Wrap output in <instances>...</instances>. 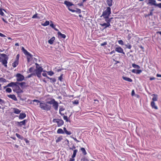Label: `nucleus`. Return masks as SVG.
<instances>
[{"label": "nucleus", "mask_w": 161, "mask_h": 161, "mask_svg": "<svg viewBox=\"0 0 161 161\" xmlns=\"http://www.w3.org/2000/svg\"><path fill=\"white\" fill-rule=\"evenodd\" d=\"M43 68L41 67H39L35 70L37 76L39 78L41 77V73L43 71Z\"/></svg>", "instance_id": "0eeeda50"}, {"label": "nucleus", "mask_w": 161, "mask_h": 161, "mask_svg": "<svg viewBox=\"0 0 161 161\" xmlns=\"http://www.w3.org/2000/svg\"><path fill=\"white\" fill-rule=\"evenodd\" d=\"M74 104H78L79 103V101L78 100H75L73 102Z\"/></svg>", "instance_id": "5fc2aeb1"}, {"label": "nucleus", "mask_w": 161, "mask_h": 161, "mask_svg": "<svg viewBox=\"0 0 161 161\" xmlns=\"http://www.w3.org/2000/svg\"><path fill=\"white\" fill-rule=\"evenodd\" d=\"M71 137L77 143H78V142H79L80 141L78 140L76 138H75L74 137H72V136H71Z\"/></svg>", "instance_id": "8fccbe9b"}, {"label": "nucleus", "mask_w": 161, "mask_h": 161, "mask_svg": "<svg viewBox=\"0 0 161 161\" xmlns=\"http://www.w3.org/2000/svg\"><path fill=\"white\" fill-rule=\"evenodd\" d=\"M100 25L103 27V29H105L108 27H109L111 26L110 24L104 23H101L99 24Z\"/></svg>", "instance_id": "f8f14e48"}, {"label": "nucleus", "mask_w": 161, "mask_h": 161, "mask_svg": "<svg viewBox=\"0 0 161 161\" xmlns=\"http://www.w3.org/2000/svg\"><path fill=\"white\" fill-rule=\"evenodd\" d=\"M80 160L81 161H89L88 159L85 157L82 158Z\"/></svg>", "instance_id": "4c0bfd02"}, {"label": "nucleus", "mask_w": 161, "mask_h": 161, "mask_svg": "<svg viewBox=\"0 0 161 161\" xmlns=\"http://www.w3.org/2000/svg\"><path fill=\"white\" fill-rule=\"evenodd\" d=\"M6 91L8 93H10L12 92V90L10 88H8L6 89Z\"/></svg>", "instance_id": "a19ab883"}, {"label": "nucleus", "mask_w": 161, "mask_h": 161, "mask_svg": "<svg viewBox=\"0 0 161 161\" xmlns=\"http://www.w3.org/2000/svg\"><path fill=\"white\" fill-rule=\"evenodd\" d=\"M76 147L74 145H73L72 147H70L69 149L70 150H74V149H75Z\"/></svg>", "instance_id": "052dcab7"}, {"label": "nucleus", "mask_w": 161, "mask_h": 161, "mask_svg": "<svg viewBox=\"0 0 161 161\" xmlns=\"http://www.w3.org/2000/svg\"><path fill=\"white\" fill-rule=\"evenodd\" d=\"M19 61L17 60H15L14 62L12 63V65L14 68L16 67L19 64Z\"/></svg>", "instance_id": "412c9836"}, {"label": "nucleus", "mask_w": 161, "mask_h": 161, "mask_svg": "<svg viewBox=\"0 0 161 161\" xmlns=\"http://www.w3.org/2000/svg\"><path fill=\"white\" fill-rule=\"evenodd\" d=\"M148 3L151 5H154L155 6L156 5V1L155 0H149Z\"/></svg>", "instance_id": "6ab92c4d"}, {"label": "nucleus", "mask_w": 161, "mask_h": 161, "mask_svg": "<svg viewBox=\"0 0 161 161\" xmlns=\"http://www.w3.org/2000/svg\"><path fill=\"white\" fill-rule=\"evenodd\" d=\"M13 91L16 92L19 95L20 94L23 93V91L20 89L19 86H16L14 87L13 89Z\"/></svg>", "instance_id": "6e6552de"}, {"label": "nucleus", "mask_w": 161, "mask_h": 161, "mask_svg": "<svg viewBox=\"0 0 161 161\" xmlns=\"http://www.w3.org/2000/svg\"><path fill=\"white\" fill-rule=\"evenodd\" d=\"M14 113L16 114H19L20 113L21 110H19L18 109L16 108H13Z\"/></svg>", "instance_id": "f3484780"}, {"label": "nucleus", "mask_w": 161, "mask_h": 161, "mask_svg": "<svg viewBox=\"0 0 161 161\" xmlns=\"http://www.w3.org/2000/svg\"><path fill=\"white\" fill-rule=\"evenodd\" d=\"M106 2L108 5L109 6L108 7H111L112 6L113 0H107Z\"/></svg>", "instance_id": "b1692460"}, {"label": "nucleus", "mask_w": 161, "mask_h": 161, "mask_svg": "<svg viewBox=\"0 0 161 161\" xmlns=\"http://www.w3.org/2000/svg\"><path fill=\"white\" fill-rule=\"evenodd\" d=\"M26 117V114L25 113H20L19 116V118L20 119H24Z\"/></svg>", "instance_id": "4468645a"}, {"label": "nucleus", "mask_w": 161, "mask_h": 161, "mask_svg": "<svg viewBox=\"0 0 161 161\" xmlns=\"http://www.w3.org/2000/svg\"><path fill=\"white\" fill-rule=\"evenodd\" d=\"M122 78L123 80H126V81L132 82V80L130 78L127 77H126L123 76L122 77Z\"/></svg>", "instance_id": "aec40b11"}, {"label": "nucleus", "mask_w": 161, "mask_h": 161, "mask_svg": "<svg viewBox=\"0 0 161 161\" xmlns=\"http://www.w3.org/2000/svg\"><path fill=\"white\" fill-rule=\"evenodd\" d=\"M83 2H82L80 3H78V5L80 6H83Z\"/></svg>", "instance_id": "0e129e2a"}, {"label": "nucleus", "mask_w": 161, "mask_h": 161, "mask_svg": "<svg viewBox=\"0 0 161 161\" xmlns=\"http://www.w3.org/2000/svg\"><path fill=\"white\" fill-rule=\"evenodd\" d=\"M47 73L49 75L51 76L53 75L54 74L53 72L51 71H49Z\"/></svg>", "instance_id": "79ce46f5"}, {"label": "nucleus", "mask_w": 161, "mask_h": 161, "mask_svg": "<svg viewBox=\"0 0 161 161\" xmlns=\"http://www.w3.org/2000/svg\"><path fill=\"white\" fill-rule=\"evenodd\" d=\"M58 34L60 38H65L66 37V35L65 34H62L60 32H58Z\"/></svg>", "instance_id": "4be33fe9"}, {"label": "nucleus", "mask_w": 161, "mask_h": 161, "mask_svg": "<svg viewBox=\"0 0 161 161\" xmlns=\"http://www.w3.org/2000/svg\"><path fill=\"white\" fill-rule=\"evenodd\" d=\"M107 42H104L103 43H102L101 44V46H104V45H107Z\"/></svg>", "instance_id": "4d7b16f0"}, {"label": "nucleus", "mask_w": 161, "mask_h": 161, "mask_svg": "<svg viewBox=\"0 0 161 161\" xmlns=\"http://www.w3.org/2000/svg\"><path fill=\"white\" fill-rule=\"evenodd\" d=\"M36 18H40L37 17V14L36 13L35 14H34L32 17V18L35 19Z\"/></svg>", "instance_id": "49530a36"}, {"label": "nucleus", "mask_w": 161, "mask_h": 161, "mask_svg": "<svg viewBox=\"0 0 161 161\" xmlns=\"http://www.w3.org/2000/svg\"><path fill=\"white\" fill-rule=\"evenodd\" d=\"M42 75L43 76L46 77L47 76V74L46 73H43L42 74Z\"/></svg>", "instance_id": "338daca9"}, {"label": "nucleus", "mask_w": 161, "mask_h": 161, "mask_svg": "<svg viewBox=\"0 0 161 161\" xmlns=\"http://www.w3.org/2000/svg\"><path fill=\"white\" fill-rule=\"evenodd\" d=\"M63 74H61L60 76L58 77V80H60L61 81H63Z\"/></svg>", "instance_id": "c03bdc74"}, {"label": "nucleus", "mask_w": 161, "mask_h": 161, "mask_svg": "<svg viewBox=\"0 0 161 161\" xmlns=\"http://www.w3.org/2000/svg\"><path fill=\"white\" fill-rule=\"evenodd\" d=\"M78 152V150L77 149H75L73 150V153L72 155V158H70V161H74L75 160V159L74 158H75L76 156V153Z\"/></svg>", "instance_id": "9b49d317"}, {"label": "nucleus", "mask_w": 161, "mask_h": 161, "mask_svg": "<svg viewBox=\"0 0 161 161\" xmlns=\"http://www.w3.org/2000/svg\"><path fill=\"white\" fill-rule=\"evenodd\" d=\"M57 133L58 134H63L64 133V132L63 130L59 128L58 129L57 131Z\"/></svg>", "instance_id": "a878e982"}, {"label": "nucleus", "mask_w": 161, "mask_h": 161, "mask_svg": "<svg viewBox=\"0 0 161 161\" xmlns=\"http://www.w3.org/2000/svg\"><path fill=\"white\" fill-rule=\"evenodd\" d=\"M34 69V68L33 67H31L29 68V71L30 72H32L33 69Z\"/></svg>", "instance_id": "bf43d9fd"}, {"label": "nucleus", "mask_w": 161, "mask_h": 161, "mask_svg": "<svg viewBox=\"0 0 161 161\" xmlns=\"http://www.w3.org/2000/svg\"><path fill=\"white\" fill-rule=\"evenodd\" d=\"M131 37V35L130 34H129L127 37V39L128 40H130Z\"/></svg>", "instance_id": "6e6d98bb"}, {"label": "nucleus", "mask_w": 161, "mask_h": 161, "mask_svg": "<svg viewBox=\"0 0 161 161\" xmlns=\"http://www.w3.org/2000/svg\"><path fill=\"white\" fill-rule=\"evenodd\" d=\"M80 150L81 151L84 155H85L87 154V153L84 147H81L80 148Z\"/></svg>", "instance_id": "bb28decb"}, {"label": "nucleus", "mask_w": 161, "mask_h": 161, "mask_svg": "<svg viewBox=\"0 0 161 161\" xmlns=\"http://www.w3.org/2000/svg\"><path fill=\"white\" fill-rule=\"evenodd\" d=\"M65 110V108H64L63 107L60 106L59 107V112L60 114L62 115L63 116L64 115V114H62L61 113V112L64 111Z\"/></svg>", "instance_id": "a211bd4d"}, {"label": "nucleus", "mask_w": 161, "mask_h": 161, "mask_svg": "<svg viewBox=\"0 0 161 161\" xmlns=\"http://www.w3.org/2000/svg\"><path fill=\"white\" fill-rule=\"evenodd\" d=\"M54 41H48L47 42L50 44H52L53 43Z\"/></svg>", "instance_id": "680f3d73"}, {"label": "nucleus", "mask_w": 161, "mask_h": 161, "mask_svg": "<svg viewBox=\"0 0 161 161\" xmlns=\"http://www.w3.org/2000/svg\"><path fill=\"white\" fill-rule=\"evenodd\" d=\"M63 116H63V119H64V120H66V122H68V121H69V120H68V118H67V116H65V115H63Z\"/></svg>", "instance_id": "a18cd8bd"}, {"label": "nucleus", "mask_w": 161, "mask_h": 161, "mask_svg": "<svg viewBox=\"0 0 161 161\" xmlns=\"http://www.w3.org/2000/svg\"><path fill=\"white\" fill-rule=\"evenodd\" d=\"M3 10L6 11L4 9L0 8V15L2 16H3L4 15V13L3 11Z\"/></svg>", "instance_id": "72a5a7b5"}, {"label": "nucleus", "mask_w": 161, "mask_h": 161, "mask_svg": "<svg viewBox=\"0 0 161 161\" xmlns=\"http://www.w3.org/2000/svg\"><path fill=\"white\" fill-rule=\"evenodd\" d=\"M71 137L77 143H78V142H79L80 141L78 140L76 138H75L74 137H72V136H71Z\"/></svg>", "instance_id": "09e8293b"}, {"label": "nucleus", "mask_w": 161, "mask_h": 161, "mask_svg": "<svg viewBox=\"0 0 161 161\" xmlns=\"http://www.w3.org/2000/svg\"><path fill=\"white\" fill-rule=\"evenodd\" d=\"M132 66L134 68H137L138 69H139L140 68V66L139 65L136 64H132Z\"/></svg>", "instance_id": "473e14b6"}, {"label": "nucleus", "mask_w": 161, "mask_h": 161, "mask_svg": "<svg viewBox=\"0 0 161 161\" xmlns=\"http://www.w3.org/2000/svg\"><path fill=\"white\" fill-rule=\"evenodd\" d=\"M142 72V70L141 69L136 70V74H140Z\"/></svg>", "instance_id": "3c124183"}, {"label": "nucleus", "mask_w": 161, "mask_h": 161, "mask_svg": "<svg viewBox=\"0 0 161 161\" xmlns=\"http://www.w3.org/2000/svg\"><path fill=\"white\" fill-rule=\"evenodd\" d=\"M113 19L112 18H106V19H105V21H106L107 23L110 24V22L111 21V19Z\"/></svg>", "instance_id": "f704fd0d"}, {"label": "nucleus", "mask_w": 161, "mask_h": 161, "mask_svg": "<svg viewBox=\"0 0 161 161\" xmlns=\"http://www.w3.org/2000/svg\"><path fill=\"white\" fill-rule=\"evenodd\" d=\"M64 132L67 134V135H70L71 134V131H67V130L66 129V128L65 127H64Z\"/></svg>", "instance_id": "393cba45"}, {"label": "nucleus", "mask_w": 161, "mask_h": 161, "mask_svg": "<svg viewBox=\"0 0 161 161\" xmlns=\"http://www.w3.org/2000/svg\"><path fill=\"white\" fill-rule=\"evenodd\" d=\"M0 56L1 57H3L4 58L2 59L1 60V62L2 64L6 67H7V61L8 59V57L7 55L5 54H0Z\"/></svg>", "instance_id": "7ed1b4c3"}, {"label": "nucleus", "mask_w": 161, "mask_h": 161, "mask_svg": "<svg viewBox=\"0 0 161 161\" xmlns=\"http://www.w3.org/2000/svg\"><path fill=\"white\" fill-rule=\"evenodd\" d=\"M19 54H18L17 55L16 57V59L15 60H17L19 61Z\"/></svg>", "instance_id": "13d9d810"}, {"label": "nucleus", "mask_w": 161, "mask_h": 161, "mask_svg": "<svg viewBox=\"0 0 161 161\" xmlns=\"http://www.w3.org/2000/svg\"><path fill=\"white\" fill-rule=\"evenodd\" d=\"M115 51L120 53H122L125 54V53L124 52L123 49L120 47H118L115 48Z\"/></svg>", "instance_id": "9d476101"}, {"label": "nucleus", "mask_w": 161, "mask_h": 161, "mask_svg": "<svg viewBox=\"0 0 161 161\" xmlns=\"http://www.w3.org/2000/svg\"><path fill=\"white\" fill-rule=\"evenodd\" d=\"M0 36L2 37H4L6 36L5 35L1 33H0Z\"/></svg>", "instance_id": "69168bd1"}, {"label": "nucleus", "mask_w": 161, "mask_h": 161, "mask_svg": "<svg viewBox=\"0 0 161 161\" xmlns=\"http://www.w3.org/2000/svg\"><path fill=\"white\" fill-rule=\"evenodd\" d=\"M155 6L158 7V8H161V3L158 4L156 3Z\"/></svg>", "instance_id": "864d4df0"}, {"label": "nucleus", "mask_w": 161, "mask_h": 161, "mask_svg": "<svg viewBox=\"0 0 161 161\" xmlns=\"http://www.w3.org/2000/svg\"><path fill=\"white\" fill-rule=\"evenodd\" d=\"M8 97L14 101H16L17 100V99L15 96L14 94H10L8 95Z\"/></svg>", "instance_id": "dca6fc26"}, {"label": "nucleus", "mask_w": 161, "mask_h": 161, "mask_svg": "<svg viewBox=\"0 0 161 161\" xmlns=\"http://www.w3.org/2000/svg\"><path fill=\"white\" fill-rule=\"evenodd\" d=\"M49 24V21H46L44 23L42 24V25L44 26H47Z\"/></svg>", "instance_id": "c85d7f7f"}, {"label": "nucleus", "mask_w": 161, "mask_h": 161, "mask_svg": "<svg viewBox=\"0 0 161 161\" xmlns=\"http://www.w3.org/2000/svg\"><path fill=\"white\" fill-rule=\"evenodd\" d=\"M125 46H126V48L129 49H130L131 47V45L129 43H127V44H125Z\"/></svg>", "instance_id": "ea45409f"}, {"label": "nucleus", "mask_w": 161, "mask_h": 161, "mask_svg": "<svg viewBox=\"0 0 161 161\" xmlns=\"http://www.w3.org/2000/svg\"><path fill=\"white\" fill-rule=\"evenodd\" d=\"M63 139V137L62 136H61L59 137H58L57 139L56 140V143L58 142H60Z\"/></svg>", "instance_id": "c756f323"}, {"label": "nucleus", "mask_w": 161, "mask_h": 161, "mask_svg": "<svg viewBox=\"0 0 161 161\" xmlns=\"http://www.w3.org/2000/svg\"><path fill=\"white\" fill-rule=\"evenodd\" d=\"M32 101L33 102H36V103H37V105H38L39 103H41L40 101L36 99H34V100H33Z\"/></svg>", "instance_id": "37998d69"}, {"label": "nucleus", "mask_w": 161, "mask_h": 161, "mask_svg": "<svg viewBox=\"0 0 161 161\" xmlns=\"http://www.w3.org/2000/svg\"><path fill=\"white\" fill-rule=\"evenodd\" d=\"M14 87H16V86H19L18 85H19L20 84V83L19 82H14Z\"/></svg>", "instance_id": "de8ad7c7"}, {"label": "nucleus", "mask_w": 161, "mask_h": 161, "mask_svg": "<svg viewBox=\"0 0 161 161\" xmlns=\"http://www.w3.org/2000/svg\"><path fill=\"white\" fill-rule=\"evenodd\" d=\"M26 120L25 119L20 122H18L17 125H19L20 126H22V125L25 126L26 125Z\"/></svg>", "instance_id": "ddd939ff"}, {"label": "nucleus", "mask_w": 161, "mask_h": 161, "mask_svg": "<svg viewBox=\"0 0 161 161\" xmlns=\"http://www.w3.org/2000/svg\"><path fill=\"white\" fill-rule=\"evenodd\" d=\"M19 85L22 89H24L28 86L27 85L26 83L25 82H23L20 83Z\"/></svg>", "instance_id": "2eb2a0df"}, {"label": "nucleus", "mask_w": 161, "mask_h": 161, "mask_svg": "<svg viewBox=\"0 0 161 161\" xmlns=\"http://www.w3.org/2000/svg\"><path fill=\"white\" fill-rule=\"evenodd\" d=\"M21 50L24 54L27 56V61L29 62L30 61V59L32 57V55L28 52L26 49H25L23 47H22Z\"/></svg>", "instance_id": "39448f33"}, {"label": "nucleus", "mask_w": 161, "mask_h": 161, "mask_svg": "<svg viewBox=\"0 0 161 161\" xmlns=\"http://www.w3.org/2000/svg\"><path fill=\"white\" fill-rule=\"evenodd\" d=\"M51 24H50V26H51L55 30H57V29H55V25H54L53 23V22L52 21H50Z\"/></svg>", "instance_id": "c9c22d12"}, {"label": "nucleus", "mask_w": 161, "mask_h": 161, "mask_svg": "<svg viewBox=\"0 0 161 161\" xmlns=\"http://www.w3.org/2000/svg\"><path fill=\"white\" fill-rule=\"evenodd\" d=\"M16 80L17 81H21L24 79V76L20 73H18L16 75Z\"/></svg>", "instance_id": "1a4fd4ad"}, {"label": "nucleus", "mask_w": 161, "mask_h": 161, "mask_svg": "<svg viewBox=\"0 0 161 161\" xmlns=\"http://www.w3.org/2000/svg\"><path fill=\"white\" fill-rule=\"evenodd\" d=\"M15 135L18 138L21 140H23L24 138L23 136L18 133H16Z\"/></svg>", "instance_id": "2f4dec72"}, {"label": "nucleus", "mask_w": 161, "mask_h": 161, "mask_svg": "<svg viewBox=\"0 0 161 161\" xmlns=\"http://www.w3.org/2000/svg\"><path fill=\"white\" fill-rule=\"evenodd\" d=\"M50 100L47 101L46 103H40L39 107L40 108L43 110L47 111H49L51 110L52 106L50 105H52L53 108L55 111L58 110V104L57 101H56L54 98H51L50 99Z\"/></svg>", "instance_id": "f257e3e1"}, {"label": "nucleus", "mask_w": 161, "mask_h": 161, "mask_svg": "<svg viewBox=\"0 0 161 161\" xmlns=\"http://www.w3.org/2000/svg\"><path fill=\"white\" fill-rule=\"evenodd\" d=\"M153 9H152V10H151L150 13L149 14H148V16H150L152 15L153 14Z\"/></svg>", "instance_id": "603ef678"}, {"label": "nucleus", "mask_w": 161, "mask_h": 161, "mask_svg": "<svg viewBox=\"0 0 161 161\" xmlns=\"http://www.w3.org/2000/svg\"><path fill=\"white\" fill-rule=\"evenodd\" d=\"M111 14L110 8L107 7L106 9L103 11L101 17L103 16L104 19L108 18L109 16Z\"/></svg>", "instance_id": "f03ea898"}, {"label": "nucleus", "mask_w": 161, "mask_h": 161, "mask_svg": "<svg viewBox=\"0 0 161 161\" xmlns=\"http://www.w3.org/2000/svg\"><path fill=\"white\" fill-rule=\"evenodd\" d=\"M77 12H78L79 13H81L80 9L79 8L77 9Z\"/></svg>", "instance_id": "774afa93"}, {"label": "nucleus", "mask_w": 161, "mask_h": 161, "mask_svg": "<svg viewBox=\"0 0 161 161\" xmlns=\"http://www.w3.org/2000/svg\"><path fill=\"white\" fill-rule=\"evenodd\" d=\"M153 95L154 96L152 99L153 101L154 102L157 101V95L153 94Z\"/></svg>", "instance_id": "7c9ffc66"}, {"label": "nucleus", "mask_w": 161, "mask_h": 161, "mask_svg": "<svg viewBox=\"0 0 161 161\" xmlns=\"http://www.w3.org/2000/svg\"><path fill=\"white\" fill-rule=\"evenodd\" d=\"M6 82V80L2 77H0V82Z\"/></svg>", "instance_id": "e433bc0d"}, {"label": "nucleus", "mask_w": 161, "mask_h": 161, "mask_svg": "<svg viewBox=\"0 0 161 161\" xmlns=\"http://www.w3.org/2000/svg\"><path fill=\"white\" fill-rule=\"evenodd\" d=\"M14 82H11V83L8 84L7 86H5L4 88H6V87H14Z\"/></svg>", "instance_id": "cd10ccee"}, {"label": "nucleus", "mask_w": 161, "mask_h": 161, "mask_svg": "<svg viewBox=\"0 0 161 161\" xmlns=\"http://www.w3.org/2000/svg\"><path fill=\"white\" fill-rule=\"evenodd\" d=\"M64 4L66 5V7L69 11L72 12H75L76 11L75 10L72 9L70 8L71 6L74 5L72 3L66 0L64 1Z\"/></svg>", "instance_id": "20e7f679"}, {"label": "nucleus", "mask_w": 161, "mask_h": 161, "mask_svg": "<svg viewBox=\"0 0 161 161\" xmlns=\"http://www.w3.org/2000/svg\"><path fill=\"white\" fill-rule=\"evenodd\" d=\"M53 121V123H56L57 124L58 127H60L63 125L64 124V121L61 119H54Z\"/></svg>", "instance_id": "423d86ee"}, {"label": "nucleus", "mask_w": 161, "mask_h": 161, "mask_svg": "<svg viewBox=\"0 0 161 161\" xmlns=\"http://www.w3.org/2000/svg\"><path fill=\"white\" fill-rule=\"evenodd\" d=\"M50 82L51 83H54L56 81V79L55 78H52L50 80Z\"/></svg>", "instance_id": "58836bf2"}, {"label": "nucleus", "mask_w": 161, "mask_h": 161, "mask_svg": "<svg viewBox=\"0 0 161 161\" xmlns=\"http://www.w3.org/2000/svg\"><path fill=\"white\" fill-rule=\"evenodd\" d=\"M151 105L153 108H154L156 109H158L157 107L155 105V103L153 101H152L151 103Z\"/></svg>", "instance_id": "5701e85b"}, {"label": "nucleus", "mask_w": 161, "mask_h": 161, "mask_svg": "<svg viewBox=\"0 0 161 161\" xmlns=\"http://www.w3.org/2000/svg\"><path fill=\"white\" fill-rule=\"evenodd\" d=\"M136 70L135 69H133L131 71L133 73H136Z\"/></svg>", "instance_id": "e2e57ef3"}]
</instances>
